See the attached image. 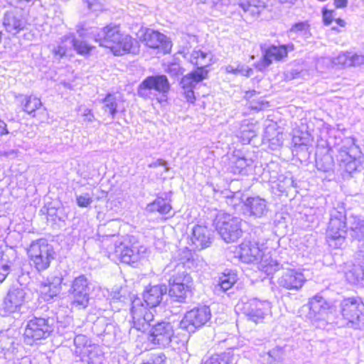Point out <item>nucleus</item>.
<instances>
[{"label":"nucleus","mask_w":364,"mask_h":364,"mask_svg":"<svg viewBox=\"0 0 364 364\" xmlns=\"http://www.w3.org/2000/svg\"><path fill=\"white\" fill-rule=\"evenodd\" d=\"M131 314L133 326L136 330L144 331L150 328L148 340L152 345L159 348H171L173 350L185 347L186 341L179 340L175 335L173 325L164 320L154 323L152 312L146 309L140 299L132 301Z\"/></svg>","instance_id":"nucleus-1"},{"label":"nucleus","mask_w":364,"mask_h":364,"mask_svg":"<svg viewBox=\"0 0 364 364\" xmlns=\"http://www.w3.org/2000/svg\"><path fill=\"white\" fill-rule=\"evenodd\" d=\"M347 234L345 208L338 206L330 212V220L326 230V240L331 247L342 248Z\"/></svg>","instance_id":"nucleus-2"},{"label":"nucleus","mask_w":364,"mask_h":364,"mask_svg":"<svg viewBox=\"0 0 364 364\" xmlns=\"http://www.w3.org/2000/svg\"><path fill=\"white\" fill-rule=\"evenodd\" d=\"M354 137H346L337 148L336 161L340 169L349 174L356 171L360 165L361 151Z\"/></svg>","instance_id":"nucleus-3"},{"label":"nucleus","mask_w":364,"mask_h":364,"mask_svg":"<svg viewBox=\"0 0 364 364\" xmlns=\"http://www.w3.org/2000/svg\"><path fill=\"white\" fill-rule=\"evenodd\" d=\"M176 272L168 279V295L171 301L183 304L186 302L188 294L191 291L193 279L184 270L183 264L176 266Z\"/></svg>","instance_id":"nucleus-4"},{"label":"nucleus","mask_w":364,"mask_h":364,"mask_svg":"<svg viewBox=\"0 0 364 364\" xmlns=\"http://www.w3.org/2000/svg\"><path fill=\"white\" fill-rule=\"evenodd\" d=\"M55 319L53 317H34L27 322L24 330V340L28 345L36 341L48 338L55 329Z\"/></svg>","instance_id":"nucleus-5"},{"label":"nucleus","mask_w":364,"mask_h":364,"mask_svg":"<svg viewBox=\"0 0 364 364\" xmlns=\"http://www.w3.org/2000/svg\"><path fill=\"white\" fill-rule=\"evenodd\" d=\"M28 254L31 264L38 271L47 269L54 259V250L53 246L48 244L46 239H39L33 241L31 244Z\"/></svg>","instance_id":"nucleus-6"},{"label":"nucleus","mask_w":364,"mask_h":364,"mask_svg":"<svg viewBox=\"0 0 364 364\" xmlns=\"http://www.w3.org/2000/svg\"><path fill=\"white\" fill-rule=\"evenodd\" d=\"M77 32L82 38L90 37L91 36L94 40L99 43L100 46L113 49L114 45H116L117 41L120 38L122 33L119 26H107L103 28H94L89 31L84 27V25L77 26Z\"/></svg>","instance_id":"nucleus-7"},{"label":"nucleus","mask_w":364,"mask_h":364,"mask_svg":"<svg viewBox=\"0 0 364 364\" xmlns=\"http://www.w3.org/2000/svg\"><path fill=\"white\" fill-rule=\"evenodd\" d=\"M242 219L229 214H222L216 219L215 228L222 239L228 242L237 241L242 235Z\"/></svg>","instance_id":"nucleus-8"},{"label":"nucleus","mask_w":364,"mask_h":364,"mask_svg":"<svg viewBox=\"0 0 364 364\" xmlns=\"http://www.w3.org/2000/svg\"><path fill=\"white\" fill-rule=\"evenodd\" d=\"M340 306L348 327L357 329L364 324V304L359 299H345Z\"/></svg>","instance_id":"nucleus-9"},{"label":"nucleus","mask_w":364,"mask_h":364,"mask_svg":"<svg viewBox=\"0 0 364 364\" xmlns=\"http://www.w3.org/2000/svg\"><path fill=\"white\" fill-rule=\"evenodd\" d=\"M92 284L83 274L75 278L73 281L69 294L73 299L72 304L78 309H85L88 306Z\"/></svg>","instance_id":"nucleus-10"},{"label":"nucleus","mask_w":364,"mask_h":364,"mask_svg":"<svg viewBox=\"0 0 364 364\" xmlns=\"http://www.w3.org/2000/svg\"><path fill=\"white\" fill-rule=\"evenodd\" d=\"M211 318L209 306H200L187 311L179 323L181 329L188 333H194L196 330L205 325Z\"/></svg>","instance_id":"nucleus-11"},{"label":"nucleus","mask_w":364,"mask_h":364,"mask_svg":"<svg viewBox=\"0 0 364 364\" xmlns=\"http://www.w3.org/2000/svg\"><path fill=\"white\" fill-rule=\"evenodd\" d=\"M308 318L317 328H324L327 324L331 304L323 296L316 294L310 299Z\"/></svg>","instance_id":"nucleus-12"},{"label":"nucleus","mask_w":364,"mask_h":364,"mask_svg":"<svg viewBox=\"0 0 364 364\" xmlns=\"http://www.w3.org/2000/svg\"><path fill=\"white\" fill-rule=\"evenodd\" d=\"M27 299L26 290L23 287H11L3 299L0 306V314L6 316L19 312L26 304Z\"/></svg>","instance_id":"nucleus-13"},{"label":"nucleus","mask_w":364,"mask_h":364,"mask_svg":"<svg viewBox=\"0 0 364 364\" xmlns=\"http://www.w3.org/2000/svg\"><path fill=\"white\" fill-rule=\"evenodd\" d=\"M170 89V84L168 78L164 75H151L146 77L139 85V96L148 98L150 97L151 90L162 94L163 97Z\"/></svg>","instance_id":"nucleus-14"},{"label":"nucleus","mask_w":364,"mask_h":364,"mask_svg":"<svg viewBox=\"0 0 364 364\" xmlns=\"http://www.w3.org/2000/svg\"><path fill=\"white\" fill-rule=\"evenodd\" d=\"M243 311L249 320L256 323H261L270 314L271 303L253 299L244 304Z\"/></svg>","instance_id":"nucleus-15"},{"label":"nucleus","mask_w":364,"mask_h":364,"mask_svg":"<svg viewBox=\"0 0 364 364\" xmlns=\"http://www.w3.org/2000/svg\"><path fill=\"white\" fill-rule=\"evenodd\" d=\"M27 25L23 11L18 9L7 11L3 17V26L6 31L13 36L19 33Z\"/></svg>","instance_id":"nucleus-16"},{"label":"nucleus","mask_w":364,"mask_h":364,"mask_svg":"<svg viewBox=\"0 0 364 364\" xmlns=\"http://www.w3.org/2000/svg\"><path fill=\"white\" fill-rule=\"evenodd\" d=\"M141 250L139 247L124 240L116 242L114 245V255L119 260L126 264L137 262L140 258Z\"/></svg>","instance_id":"nucleus-17"},{"label":"nucleus","mask_w":364,"mask_h":364,"mask_svg":"<svg viewBox=\"0 0 364 364\" xmlns=\"http://www.w3.org/2000/svg\"><path fill=\"white\" fill-rule=\"evenodd\" d=\"M306 281L304 274L294 269L284 271L277 279L280 287L287 290H299Z\"/></svg>","instance_id":"nucleus-18"},{"label":"nucleus","mask_w":364,"mask_h":364,"mask_svg":"<svg viewBox=\"0 0 364 364\" xmlns=\"http://www.w3.org/2000/svg\"><path fill=\"white\" fill-rule=\"evenodd\" d=\"M243 204L245 210L255 218L265 217L269 212L267 201L259 196L247 198Z\"/></svg>","instance_id":"nucleus-19"},{"label":"nucleus","mask_w":364,"mask_h":364,"mask_svg":"<svg viewBox=\"0 0 364 364\" xmlns=\"http://www.w3.org/2000/svg\"><path fill=\"white\" fill-rule=\"evenodd\" d=\"M144 41L147 46L161 49L163 53H168L171 49V41L159 31L147 29L144 35Z\"/></svg>","instance_id":"nucleus-20"},{"label":"nucleus","mask_w":364,"mask_h":364,"mask_svg":"<svg viewBox=\"0 0 364 364\" xmlns=\"http://www.w3.org/2000/svg\"><path fill=\"white\" fill-rule=\"evenodd\" d=\"M167 293V287L165 284H157L149 287L144 291L143 298H139L144 306L147 308H154L159 305L163 296ZM149 310L148 309H146Z\"/></svg>","instance_id":"nucleus-21"},{"label":"nucleus","mask_w":364,"mask_h":364,"mask_svg":"<svg viewBox=\"0 0 364 364\" xmlns=\"http://www.w3.org/2000/svg\"><path fill=\"white\" fill-rule=\"evenodd\" d=\"M239 257L242 262L257 263L262 259V252L257 242L245 241L240 245Z\"/></svg>","instance_id":"nucleus-22"},{"label":"nucleus","mask_w":364,"mask_h":364,"mask_svg":"<svg viewBox=\"0 0 364 364\" xmlns=\"http://www.w3.org/2000/svg\"><path fill=\"white\" fill-rule=\"evenodd\" d=\"M191 240L196 249L206 248L212 243L211 231L205 226L196 225L192 230Z\"/></svg>","instance_id":"nucleus-23"},{"label":"nucleus","mask_w":364,"mask_h":364,"mask_svg":"<svg viewBox=\"0 0 364 364\" xmlns=\"http://www.w3.org/2000/svg\"><path fill=\"white\" fill-rule=\"evenodd\" d=\"M287 55V50L285 46H272L267 48L263 55L262 60L258 64L259 69L269 66L273 60H279Z\"/></svg>","instance_id":"nucleus-24"},{"label":"nucleus","mask_w":364,"mask_h":364,"mask_svg":"<svg viewBox=\"0 0 364 364\" xmlns=\"http://www.w3.org/2000/svg\"><path fill=\"white\" fill-rule=\"evenodd\" d=\"M62 281L61 277H55L51 282L42 283L40 286L41 298L46 301H49L58 296L61 290Z\"/></svg>","instance_id":"nucleus-25"},{"label":"nucleus","mask_w":364,"mask_h":364,"mask_svg":"<svg viewBox=\"0 0 364 364\" xmlns=\"http://www.w3.org/2000/svg\"><path fill=\"white\" fill-rule=\"evenodd\" d=\"M102 109L109 114L112 119L115 118L117 113L120 110L123 101L119 95L108 93L102 100Z\"/></svg>","instance_id":"nucleus-26"},{"label":"nucleus","mask_w":364,"mask_h":364,"mask_svg":"<svg viewBox=\"0 0 364 364\" xmlns=\"http://www.w3.org/2000/svg\"><path fill=\"white\" fill-rule=\"evenodd\" d=\"M92 329L97 336L112 335L115 333V324L105 316H99L94 321Z\"/></svg>","instance_id":"nucleus-27"},{"label":"nucleus","mask_w":364,"mask_h":364,"mask_svg":"<svg viewBox=\"0 0 364 364\" xmlns=\"http://www.w3.org/2000/svg\"><path fill=\"white\" fill-rule=\"evenodd\" d=\"M237 274L231 271L226 270L218 278V284L214 287V291L217 294L225 292L230 289L237 282Z\"/></svg>","instance_id":"nucleus-28"},{"label":"nucleus","mask_w":364,"mask_h":364,"mask_svg":"<svg viewBox=\"0 0 364 364\" xmlns=\"http://www.w3.org/2000/svg\"><path fill=\"white\" fill-rule=\"evenodd\" d=\"M208 71L196 70L183 76L180 82L181 89L193 90L197 84L207 78Z\"/></svg>","instance_id":"nucleus-29"},{"label":"nucleus","mask_w":364,"mask_h":364,"mask_svg":"<svg viewBox=\"0 0 364 364\" xmlns=\"http://www.w3.org/2000/svg\"><path fill=\"white\" fill-rule=\"evenodd\" d=\"M134 43L137 42L130 36L124 33L120 34V38L114 45L112 52L114 55H122L126 53L134 52Z\"/></svg>","instance_id":"nucleus-30"},{"label":"nucleus","mask_w":364,"mask_h":364,"mask_svg":"<svg viewBox=\"0 0 364 364\" xmlns=\"http://www.w3.org/2000/svg\"><path fill=\"white\" fill-rule=\"evenodd\" d=\"M263 139L269 144L272 149H276L282 145L284 134L274 125L268 126L265 129Z\"/></svg>","instance_id":"nucleus-31"},{"label":"nucleus","mask_w":364,"mask_h":364,"mask_svg":"<svg viewBox=\"0 0 364 364\" xmlns=\"http://www.w3.org/2000/svg\"><path fill=\"white\" fill-rule=\"evenodd\" d=\"M237 355L234 353L232 349L216 353L207 358L202 364H235Z\"/></svg>","instance_id":"nucleus-32"},{"label":"nucleus","mask_w":364,"mask_h":364,"mask_svg":"<svg viewBox=\"0 0 364 364\" xmlns=\"http://www.w3.org/2000/svg\"><path fill=\"white\" fill-rule=\"evenodd\" d=\"M331 151L332 149H328L323 155L316 154V166L318 171L324 173L333 172L334 160Z\"/></svg>","instance_id":"nucleus-33"},{"label":"nucleus","mask_w":364,"mask_h":364,"mask_svg":"<svg viewBox=\"0 0 364 364\" xmlns=\"http://www.w3.org/2000/svg\"><path fill=\"white\" fill-rule=\"evenodd\" d=\"M349 232L350 235L353 240L358 241L364 238V219L352 215L349 220Z\"/></svg>","instance_id":"nucleus-34"},{"label":"nucleus","mask_w":364,"mask_h":364,"mask_svg":"<svg viewBox=\"0 0 364 364\" xmlns=\"http://www.w3.org/2000/svg\"><path fill=\"white\" fill-rule=\"evenodd\" d=\"M267 0H240L239 6L252 16L259 15L264 8Z\"/></svg>","instance_id":"nucleus-35"},{"label":"nucleus","mask_w":364,"mask_h":364,"mask_svg":"<svg viewBox=\"0 0 364 364\" xmlns=\"http://www.w3.org/2000/svg\"><path fill=\"white\" fill-rule=\"evenodd\" d=\"M211 55L210 53L198 50H193L190 56V62L197 67L196 70H206L205 67L210 65Z\"/></svg>","instance_id":"nucleus-36"},{"label":"nucleus","mask_w":364,"mask_h":364,"mask_svg":"<svg viewBox=\"0 0 364 364\" xmlns=\"http://www.w3.org/2000/svg\"><path fill=\"white\" fill-rule=\"evenodd\" d=\"M172 207L169 202L163 197H157L152 203L146 206V210L150 213L158 212L165 215L171 212Z\"/></svg>","instance_id":"nucleus-37"},{"label":"nucleus","mask_w":364,"mask_h":364,"mask_svg":"<svg viewBox=\"0 0 364 364\" xmlns=\"http://www.w3.org/2000/svg\"><path fill=\"white\" fill-rule=\"evenodd\" d=\"M82 357H87V361L92 364H100L103 360V354L99 346L89 344L81 354Z\"/></svg>","instance_id":"nucleus-38"},{"label":"nucleus","mask_w":364,"mask_h":364,"mask_svg":"<svg viewBox=\"0 0 364 364\" xmlns=\"http://www.w3.org/2000/svg\"><path fill=\"white\" fill-rule=\"evenodd\" d=\"M253 161L251 159H247L244 157L237 159L231 166V171L234 174L246 175L247 168L252 164Z\"/></svg>","instance_id":"nucleus-39"},{"label":"nucleus","mask_w":364,"mask_h":364,"mask_svg":"<svg viewBox=\"0 0 364 364\" xmlns=\"http://www.w3.org/2000/svg\"><path fill=\"white\" fill-rule=\"evenodd\" d=\"M291 36L295 34L304 38L311 36L310 26L307 21H301L294 23L289 31Z\"/></svg>","instance_id":"nucleus-40"},{"label":"nucleus","mask_w":364,"mask_h":364,"mask_svg":"<svg viewBox=\"0 0 364 364\" xmlns=\"http://www.w3.org/2000/svg\"><path fill=\"white\" fill-rule=\"evenodd\" d=\"M21 104L23 111L29 114L34 113L36 109L42 106L41 100L33 95L26 96Z\"/></svg>","instance_id":"nucleus-41"},{"label":"nucleus","mask_w":364,"mask_h":364,"mask_svg":"<svg viewBox=\"0 0 364 364\" xmlns=\"http://www.w3.org/2000/svg\"><path fill=\"white\" fill-rule=\"evenodd\" d=\"M363 268L364 267L361 265L351 266L345 274L346 280L351 284H360L363 274Z\"/></svg>","instance_id":"nucleus-42"},{"label":"nucleus","mask_w":364,"mask_h":364,"mask_svg":"<svg viewBox=\"0 0 364 364\" xmlns=\"http://www.w3.org/2000/svg\"><path fill=\"white\" fill-rule=\"evenodd\" d=\"M72 46L77 54L85 55L91 51L92 46H90L85 41L75 38L73 36V39H70Z\"/></svg>","instance_id":"nucleus-43"},{"label":"nucleus","mask_w":364,"mask_h":364,"mask_svg":"<svg viewBox=\"0 0 364 364\" xmlns=\"http://www.w3.org/2000/svg\"><path fill=\"white\" fill-rule=\"evenodd\" d=\"M74 343L77 349V352L81 355L82 351L88 348L89 344H91V341L86 336L79 334L75 337Z\"/></svg>","instance_id":"nucleus-44"},{"label":"nucleus","mask_w":364,"mask_h":364,"mask_svg":"<svg viewBox=\"0 0 364 364\" xmlns=\"http://www.w3.org/2000/svg\"><path fill=\"white\" fill-rule=\"evenodd\" d=\"M294 187V181L291 177H284L277 183V189L281 193H287L291 188Z\"/></svg>","instance_id":"nucleus-45"},{"label":"nucleus","mask_w":364,"mask_h":364,"mask_svg":"<svg viewBox=\"0 0 364 364\" xmlns=\"http://www.w3.org/2000/svg\"><path fill=\"white\" fill-rule=\"evenodd\" d=\"M93 202L92 196L89 193L76 195V203L80 208H87Z\"/></svg>","instance_id":"nucleus-46"},{"label":"nucleus","mask_w":364,"mask_h":364,"mask_svg":"<svg viewBox=\"0 0 364 364\" xmlns=\"http://www.w3.org/2000/svg\"><path fill=\"white\" fill-rule=\"evenodd\" d=\"M333 63L336 65H341L345 67H350V53H341L333 60Z\"/></svg>","instance_id":"nucleus-47"},{"label":"nucleus","mask_w":364,"mask_h":364,"mask_svg":"<svg viewBox=\"0 0 364 364\" xmlns=\"http://www.w3.org/2000/svg\"><path fill=\"white\" fill-rule=\"evenodd\" d=\"M267 357L268 364H276L281 360L282 352L279 350L273 349L268 352Z\"/></svg>","instance_id":"nucleus-48"},{"label":"nucleus","mask_w":364,"mask_h":364,"mask_svg":"<svg viewBox=\"0 0 364 364\" xmlns=\"http://www.w3.org/2000/svg\"><path fill=\"white\" fill-rule=\"evenodd\" d=\"M282 265L276 260L271 259L269 263L263 266L264 271L268 274H272L280 269Z\"/></svg>","instance_id":"nucleus-49"},{"label":"nucleus","mask_w":364,"mask_h":364,"mask_svg":"<svg viewBox=\"0 0 364 364\" xmlns=\"http://www.w3.org/2000/svg\"><path fill=\"white\" fill-rule=\"evenodd\" d=\"M89 9L93 11H102L105 7L104 0H85Z\"/></svg>","instance_id":"nucleus-50"},{"label":"nucleus","mask_w":364,"mask_h":364,"mask_svg":"<svg viewBox=\"0 0 364 364\" xmlns=\"http://www.w3.org/2000/svg\"><path fill=\"white\" fill-rule=\"evenodd\" d=\"M166 356L161 353L151 355L146 362L141 364H164Z\"/></svg>","instance_id":"nucleus-51"},{"label":"nucleus","mask_w":364,"mask_h":364,"mask_svg":"<svg viewBox=\"0 0 364 364\" xmlns=\"http://www.w3.org/2000/svg\"><path fill=\"white\" fill-rule=\"evenodd\" d=\"M70 39H73V34H68L63 36L60 38V42L58 43L60 46L63 48H65V53H66L68 48H73L72 43H70Z\"/></svg>","instance_id":"nucleus-52"},{"label":"nucleus","mask_w":364,"mask_h":364,"mask_svg":"<svg viewBox=\"0 0 364 364\" xmlns=\"http://www.w3.org/2000/svg\"><path fill=\"white\" fill-rule=\"evenodd\" d=\"M50 50L54 58L58 60L61 59L66 54L65 53V48H63L61 46H59V44H58L57 46H53Z\"/></svg>","instance_id":"nucleus-53"},{"label":"nucleus","mask_w":364,"mask_h":364,"mask_svg":"<svg viewBox=\"0 0 364 364\" xmlns=\"http://www.w3.org/2000/svg\"><path fill=\"white\" fill-rule=\"evenodd\" d=\"M293 142L294 143L295 149H299L301 150L308 151L307 144L306 139H303L300 137L294 136Z\"/></svg>","instance_id":"nucleus-54"},{"label":"nucleus","mask_w":364,"mask_h":364,"mask_svg":"<svg viewBox=\"0 0 364 364\" xmlns=\"http://www.w3.org/2000/svg\"><path fill=\"white\" fill-rule=\"evenodd\" d=\"M252 73V70L245 65H237L236 67V75L243 76H250Z\"/></svg>","instance_id":"nucleus-55"},{"label":"nucleus","mask_w":364,"mask_h":364,"mask_svg":"<svg viewBox=\"0 0 364 364\" xmlns=\"http://www.w3.org/2000/svg\"><path fill=\"white\" fill-rule=\"evenodd\" d=\"M79 110L82 112L83 120L85 122H91L94 120L95 116L91 109L86 107H80Z\"/></svg>","instance_id":"nucleus-56"},{"label":"nucleus","mask_w":364,"mask_h":364,"mask_svg":"<svg viewBox=\"0 0 364 364\" xmlns=\"http://www.w3.org/2000/svg\"><path fill=\"white\" fill-rule=\"evenodd\" d=\"M182 94L186 98V101L190 103H194L196 100L194 91L191 89H182Z\"/></svg>","instance_id":"nucleus-57"},{"label":"nucleus","mask_w":364,"mask_h":364,"mask_svg":"<svg viewBox=\"0 0 364 364\" xmlns=\"http://www.w3.org/2000/svg\"><path fill=\"white\" fill-rule=\"evenodd\" d=\"M350 66H358L364 63V56L350 53Z\"/></svg>","instance_id":"nucleus-58"},{"label":"nucleus","mask_w":364,"mask_h":364,"mask_svg":"<svg viewBox=\"0 0 364 364\" xmlns=\"http://www.w3.org/2000/svg\"><path fill=\"white\" fill-rule=\"evenodd\" d=\"M11 267L9 264H2L0 267V283L3 282L9 274Z\"/></svg>","instance_id":"nucleus-59"},{"label":"nucleus","mask_w":364,"mask_h":364,"mask_svg":"<svg viewBox=\"0 0 364 364\" xmlns=\"http://www.w3.org/2000/svg\"><path fill=\"white\" fill-rule=\"evenodd\" d=\"M322 14H323V20L324 23L326 26L330 25L331 23V22L333 21L332 11L327 10L326 9H323Z\"/></svg>","instance_id":"nucleus-60"},{"label":"nucleus","mask_w":364,"mask_h":364,"mask_svg":"<svg viewBox=\"0 0 364 364\" xmlns=\"http://www.w3.org/2000/svg\"><path fill=\"white\" fill-rule=\"evenodd\" d=\"M240 193H234L231 198H229V201L228 202L229 204L232 205L234 208L236 207V205H239L241 203Z\"/></svg>","instance_id":"nucleus-61"},{"label":"nucleus","mask_w":364,"mask_h":364,"mask_svg":"<svg viewBox=\"0 0 364 364\" xmlns=\"http://www.w3.org/2000/svg\"><path fill=\"white\" fill-rule=\"evenodd\" d=\"M159 166H164L166 171H167L168 170V167L167 166V162L161 159H157L156 161H154L149 165V166L150 168H155Z\"/></svg>","instance_id":"nucleus-62"},{"label":"nucleus","mask_w":364,"mask_h":364,"mask_svg":"<svg viewBox=\"0 0 364 364\" xmlns=\"http://www.w3.org/2000/svg\"><path fill=\"white\" fill-rule=\"evenodd\" d=\"M0 156L15 158L16 156V152L14 149L1 151H0Z\"/></svg>","instance_id":"nucleus-63"},{"label":"nucleus","mask_w":364,"mask_h":364,"mask_svg":"<svg viewBox=\"0 0 364 364\" xmlns=\"http://www.w3.org/2000/svg\"><path fill=\"white\" fill-rule=\"evenodd\" d=\"M266 105H267V102H266V104H264L263 101L258 102H251V108L252 109L261 110L264 108V107Z\"/></svg>","instance_id":"nucleus-64"}]
</instances>
